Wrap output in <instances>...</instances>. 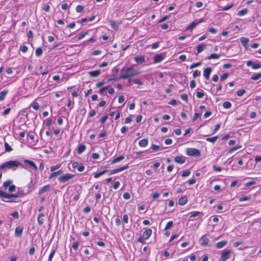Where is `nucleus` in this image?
Masks as SVG:
<instances>
[{"instance_id": "a19ab883", "label": "nucleus", "mask_w": 261, "mask_h": 261, "mask_svg": "<svg viewBox=\"0 0 261 261\" xmlns=\"http://www.w3.org/2000/svg\"><path fill=\"white\" fill-rule=\"evenodd\" d=\"M128 168V166L127 165H126V166H124V167H120V168L115 169L116 172V173H118L119 172L122 171L127 169Z\"/></svg>"}, {"instance_id": "69168bd1", "label": "nucleus", "mask_w": 261, "mask_h": 261, "mask_svg": "<svg viewBox=\"0 0 261 261\" xmlns=\"http://www.w3.org/2000/svg\"><path fill=\"white\" fill-rule=\"evenodd\" d=\"M15 189H16V187L15 185H11L9 187V191L10 192H12L13 191H14L15 190Z\"/></svg>"}, {"instance_id": "cd10ccee", "label": "nucleus", "mask_w": 261, "mask_h": 261, "mask_svg": "<svg viewBox=\"0 0 261 261\" xmlns=\"http://www.w3.org/2000/svg\"><path fill=\"white\" fill-rule=\"evenodd\" d=\"M62 172L63 171L61 170H60L57 172H53L49 175V179H51L53 177L61 174V173H62Z\"/></svg>"}, {"instance_id": "338daca9", "label": "nucleus", "mask_w": 261, "mask_h": 261, "mask_svg": "<svg viewBox=\"0 0 261 261\" xmlns=\"http://www.w3.org/2000/svg\"><path fill=\"white\" fill-rule=\"evenodd\" d=\"M120 186V182L119 181H115L113 185V188L115 189V190H116Z\"/></svg>"}, {"instance_id": "bf43d9fd", "label": "nucleus", "mask_w": 261, "mask_h": 261, "mask_svg": "<svg viewBox=\"0 0 261 261\" xmlns=\"http://www.w3.org/2000/svg\"><path fill=\"white\" fill-rule=\"evenodd\" d=\"M61 166V165H57L56 166H53L50 167V171H54L57 169H58Z\"/></svg>"}, {"instance_id": "37998d69", "label": "nucleus", "mask_w": 261, "mask_h": 261, "mask_svg": "<svg viewBox=\"0 0 261 261\" xmlns=\"http://www.w3.org/2000/svg\"><path fill=\"white\" fill-rule=\"evenodd\" d=\"M204 95V93L203 90H201L200 91H198L196 93V96L198 98H202Z\"/></svg>"}, {"instance_id": "4d7b16f0", "label": "nucleus", "mask_w": 261, "mask_h": 261, "mask_svg": "<svg viewBox=\"0 0 261 261\" xmlns=\"http://www.w3.org/2000/svg\"><path fill=\"white\" fill-rule=\"evenodd\" d=\"M200 65H201V62H197V63H193L192 65H191L190 68L193 69L194 68H195L196 67L200 66Z\"/></svg>"}, {"instance_id": "473e14b6", "label": "nucleus", "mask_w": 261, "mask_h": 261, "mask_svg": "<svg viewBox=\"0 0 261 261\" xmlns=\"http://www.w3.org/2000/svg\"><path fill=\"white\" fill-rule=\"evenodd\" d=\"M35 54L37 57H40L42 54V49L41 48H37L35 51Z\"/></svg>"}, {"instance_id": "13d9d810", "label": "nucleus", "mask_w": 261, "mask_h": 261, "mask_svg": "<svg viewBox=\"0 0 261 261\" xmlns=\"http://www.w3.org/2000/svg\"><path fill=\"white\" fill-rule=\"evenodd\" d=\"M190 174V171H189V170H185V171H184L182 173L181 176L182 177H186V176H188Z\"/></svg>"}, {"instance_id": "a18cd8bd", "label": "nucleus", "mask_w": 261, "mask_h": 261, "mask_svg": "<svg viewBox=\"0 0 261 261\" xmlns=\"http://www.w3.org/2000/svg\"><path fill=\"white\" fill-rule=\"evenodd\" d=\"M150 148L151 149H152L153 151H158L159 150H161L160 146L154 145V144H152L151 145Z\"/></svg>"}, {"instance_id": "c756f323", "label": "nucleus", "mask_w": 261, "mask_h": 261, "mask_svg": "<svg viewBox=\"0 0 261 261\" xmlns=\"http://www.w3.org/2000/svg\"><path fill=\"white\" fill-rule=\"evenodd\" d=\"M107 173V171H105V170L99 172L95 173L93 174L94 177L95 178H97L99 177L100 176L102 175L103 174Z\"/></svg>"}, {"instance_id": "f3484780", "label": "nucleus", "mask_w": 261, "mask_h": 261, "mask_svg": "<svg viewBox=\"0 0 261 261\" xmlns=\"http://www.w3.org/2000/svg\"><path fill=\"white\" fill-rule=\"evenodd\" d=\"M89 75L91 77H98L101 73L100 70H96L90 71L89 72Z\"/></svg>"}, {"instance_id": "6e6d98bb", "label": "nucleus", "mask_w": 261, "mask_h": 261, "mask_svg": "<svg viewBox=\"0 0 261 261\" xmlns=\"http://www.w3.org/2000/svg\"><path fill=\"white\" fill-rule=\"evenodd\" d=\"M79 243L77 241L75 242L72 245V247L73 250H76L78 249Z\"/></svg>"}, {"instance_id": "ea45409f", "label": "nucleus", "mask_w": 261, "mask_h": 261, "mask_svg": "<svg viewBox=\"0 0 261 261\" xmlns=\"http://www.w3.org/2000/svg\"><path fill=\"white\" fill-rule=\"evenodd\" d=\"M247 12H248L247 9H242V10L239 11L238 12V14L239 16H243V15H244L245 14H247Z\"/></svg>"}, {"instance_id": "dca6fc26", "label": "nucleus", "mask_w": 261, "mask_h": 261, "mask_svg": "<svg viewBox=\"0 0 261 261\" xmlns=\"http://www.w3.org/2000/svg\"><path fill=\"white\" fill-rule=\"evenodd\" d=\"M44 217V214L43 213H41L39 214L37 217V221L40 225H42L44 222V219L43 217Z\"/></svg>"}, {"instance_id": "f257e3e1", "label": "nucleus", "mask_w": 261, "mask_h": 261, "mask_svg": "<svg viewBox=\"0 0 261 261\" xmlns=\"http://www.w3.org/2000/svg\"><path fill=\"white\" fill-rule=\"evenodd\" d=\"M21 165V163L17 161H9L3 163L0 165V170L5 169H13L15 167H18Z\"/></svg>"}, {"instance_id": "f03ea898", "label": "nucleus", "mask_w": 261, "mask_h": 261, "mask_svg": "<svg viewBox=\"0 0 261 261\" xmlns=\"http://www.w3.org/2000/svg\"><path fill=\"white\" fill-rule=\"evenodd\" d=\"M186 154L189 156H199L200 155V152L198 149L188 148L187 149Z\"/></svg>"}, {"instance_id": "603ef678", "label": "nucleus", "mask_w": 261, "mask_h": 261, "mask_svg": "<svg viewBox=\"0 0 261 261\" xmlns=\"http://www.w3.org/2000/svg\"><path fill=\"white\" fill-rule=\"evenodd\" d=\"M180 97L183 100H184L186 102H187L188 101V97L186 94L183 93V94H181Z\"/></svg>"}, {"instance_id": "b1692460", "label": "nucleus", "mask_w": 261, "mask_h": 261, "mask_svg": "<svg viewBox=\"0 0 261 261\" xmlns=\"http://www.w3.org/2000/svg\"><path fill=\"white\" fill-rule=\"evenodd\" d=\"M240 41L242 44L245 47H246L249 42V39L246 37H241L240 38Z\"/></svg>"}, {"instance_id": "c85d7f7f", "label": "nucleus", "mask_w": 261, "mask_h": 261, "mask_svg": "<svg viewBox=\"0 0 261 261\" xmlns=\"http://www.w3.org/2000/svg\"><path fill=\"white\" fill-rule=\"evenodd\" d=\"M260 77H261V72H259V73L254 74V75H253L251 76V79L253 81H256V80L259 79Z\"/></svg>"}, {"instance_id": "4be33fe9", "label": "nucleus", "mask_w": 261, "mask_h": 261, "mask_svg": "<svg viewBox=\"0 0 261 261\" xmlns=\"http://www.w3.org/2000/svg\"><path fill=\"white\" fill-rule=\"evenodd\" d=\"M147 144L148 140L147 139H142L139 142V145L142 147H146L147 145Z\"/></svg>"}, {"instance_id": "bb28decb", "label": "nucleus", "mask_w": 261, "mask_h": 261, "mask_svg": "<svg viewBox=\"0 0 261 261\" xmlns=\"http://www.w3.org/2000/svg\"><path fill=\"white\" fill-rule=\"evenodd\" d=\"M124 159V156L123 155H120L117 158L114 159L112 161V164H115L120 162Z\"/></svg>"}, {"instance_id": "8fccbe9b", "label": "nucleus", "mask_w": 261, "mask_h": 261, "mask_svg": "<svg viewBox=\"0 0 261 261\" xmlns=\"http://www.w3.org/2000/svg\"><path fill=\"white\" fill-rule=\"evenodd\" d=\"M133 82L134 84H137V85H143V83L139 79H134L133 80Z\"/></svg>"}, {"instance_id": "58836bf2", "label": "nucleus", "mask_w": 261, "mask_h": 261, "mask_svg": "<svg viewBox=\"0 0 261 261\" xmlns=\"http://www.w3.org/2000/svg\"><path fill=\"white\" fill-rule=\"evenodd\" d=\"M223 107L225 109H229L231 107V103L230 102H229V101H225L223 103Z\"/></svg>"}, {"instance_id": "e433bc0d", "label": "nucleus", "mask_w": 261, "mask_h": 261, "mask_svg": "<svg viewBox=\"0 0 261 261\" xmlns=\"http://www.w3.org/2000/svg\"><path fill=\"white\" fill-rule=\"evenodd\" d=\"M88 32L81 33L77 37V39L79 40H82L86 35L88 34Z\"/></svg>"}, {"instance_id": "4c0bfd02", "label": "nucleus", "mask_w": 261, "mask_h": 261, "mask_svg": "<svg viewBox=\"0 0 261 261\" xmlns=\"http://www.w3.org/2000/svg\"><path fill=\"white\" fill-rule=\"evenodd\" d=\"M31 106L35 110H37L39 108V103L38 102H36V101H34L31 104Z\"/></svg>"}, {"instance_id": "1a4fd4ad", "label": "nucleus", "mask_w": 261, "mask_h": 261, "mask_svg": "<svg viewBox=\"0 0 261 261\" xmlns=\"http://www.w3.org/2000/svg\"><path fill=\"white\" fill-rule=\"evenodd\" d=\"M246 65L247 66H251L252 68L253 69H259L261 67V65L259 63H253L251 61H247L246 62Z\"/></svg>"}, {"instance_id": "5701e85b", "label": "nucleus", "mask_w": 261, "mask_h": 261, "mask_svg": "<svg viewBox=\"0 0 261 261\" xmlns=\"http://www.w3.org/2000/svg\"><path fill=\"white\" fill-rule=\"evenodd\" d=\"M86 147L85 145L80 144L77 148V153L80 154L82 153L86 149Z\"/></svg>"}, {"instance_id": "20e7f679", "label": "nucleus", "mask_w": 261, "mask_h": 261, "mask_svg": "<svg viewBox=\"0 0 261 261\" xmlns=\"http://www.w3.org/2000/svg\"><path fill=\"white\" fill-rule=\"evenodd\" d=\"M133 69V68L132 67L127 68L125 70V73L121 75L120 76V79H128V78L132 77V73Z\"/></svg>"}, {"instance_id": "680f3d73", "label": "nucleus", "mask_w": 261, "mask_h": 261, "mask_svg": "<svg viewBox=\"0 0 261 261\" xmlns=\"http://www.w3.org/2000/svg\"><path fill=\"white\" fill-rule=\"evenodd\" d=\"M228 76V74L227 73H225L223 74L220 77L221 81H224L226 80Z\"/></svg>"}, {"instance_id": "0eeeda50", "label": "nucleus", "mask_w": 261, "mask_h": 261, "mask_svg": "<svg viewBox=\"0 0 261 261\" xmlns=\"http://www.w3.org/2000/svg\"><path fill=\"white\" fill-rule=\"evenodd\" d=\"M230 251L229 250H224L222 251L221 260V261H226L227 259L230 258Z\"/></svg>"}, {"instance_id": "f704fd0d", "label": "nucleus", "mask_w": 261, "mask_h": 261, "mask_svg": "<svg viewBox=\"0 0 261 261\" xmlns=\"http://www.w3.org/2000/svg\"><path fill=\"white\" fill-rule=\"evenodd\" d=\"M218 138V136H214L211 138H207L206 139V140L212 143H214L217 140Z\"/></svg>"}, {"instance_id": "09e8293b", "label": "nucleus", "mask_w": 261, "mask_h": 261, "mask_svg": "<svg viewBox=\"0 0 261 261\" xmlns=\"http://www.w3.org/2000/svg\"><path fill=\"white\" fill-rule=\"evenodd\" d=\"M173 224V223L172 221H169L167 223V224L165 226V229L167 230V229H169V228H170L172 226Z\"/></svg>"}, {"instance_id": "2eb2a0df", "label": "nucleus", "mask_w": 261, "mask_h": 261, "mask_svg": "<svg viewBox=\"0 0 261 261\" xmlns=\"http://www.w3.org/2000/svg\"><path fill=\"white\" fill-rule=\"evenodd\" d=\"M212 72V68L210 67L206 68L203 71V76L206 80L209 79L210 75Z\"/></svg>"}, {"instance_id": "7c9ffc66", "label": "nucleus", "mask_w": 261, "mask_h": 261, "mask_svg": "<svg viewBox=\"0 0 261 261\" xmlns=\"http://www.w3.org/2000/svg\"><path fill=\"white\" fill-rule=\"evenodd\" d=\"M7 93L8 91H3L0 92V101H3L5 99V98Z\"/></svg>"}, {"instance_id": "6ab92c4d", "label": "nucleus", "mask_w": 261, "mask_h": 261, "mask_svg": "<svg viewBox=\"0 0 261 261\" xmlns=\"http://www.w3.org/2000/svg\"><path fill=\"white\" fill-rule=\"evenodd\" d=\"M227 244V241L226 240H223V241H220L219 242H218L216 244V248H219V249L222 248L223 247H224L225 246H226Z\"/></svg>"}, {"instance_id": "de8ad7c7", "label": "nucleus", "mask_w": 261, "mask_h": 261, "mask_svg": "<svg viewBox=\"0 0 261 261\" xmlns=\"http://www.w3.org/2000/svg\"><path fill=\"white\" fill-rule=\"evenodd\" d=\"M201 214L200 212H197V211H195V212H193L191 213L190 216V218H194L195 217H196V216H199L200 214Z\"/></svg>"}, {"instance_id": "393cba45", "label": "nucleus", "mask_w": 261, "mask_h": 261, "mask_svg": "<svg viewBox=\"0 0 261 261\" xmlns=\"http://www.w3.org/2000/svg\"><path fill=\"white\" fill-rule=\"evenodd\" d=\"M187 200L186 196L182 197L179 199L178 204L181 205H185L187 202Z\"/></svg>"}, {"instance_id": "9d476101", "label": "nucleus", "mask_w": 261, "mask_h": 261, "mask_svg": "<svg viewBox=\"0 0 261 261\" xmlns=\"http://www.w3.org/2000/svg\"><path fill=\"white\" fill-rule=\"evenodd\" d=\"M50 185H45L41 188H40L38 194L39 195H41L43 193L46 192L50 190Z\"/></svg>"}, {"instance_id": "79ce46f5", "label": "nucleus", "mask_w": 261, "mask_h": 261, "mask_svg": "<svg viewBox=\"0 0 261 261\" xmlns=\"http://www.w3.org/2000/svg\"><path fill=\"white\" fill-rule=\"evenodd\" d=\"M55 252H56V249L53 248L51 252L49 255L48 261H51Z\"/></svg>"}, {"instance_id": "e2e57ef3", "label": "nucleus", "mask_w": 261, "mask_h": 261, "mask_svg": "<svg viewBox=\"0 0 261 261\" xmlns=\"http://www.w3.org/2000/svg\"><path fill=\"white\" fill-rule=\"evenodd\" d=\"M123 197L124 199H129L130 197V194L128 192H125L123 194Z\"/></svg>"}, {"instance_id": "49530a36", "label": "nucleus", "mask_w": 261, "mask_h": 261, "mask_svg": "<svg viewBox=\"0 0 261 261\" xmlns=\"http://www.w3.org/2000/svg\"><path fill=\"white\" fill-rule=\"evenodd\" d=\"M84 7L82 5H77L75 8L76 11L77 13H81L83 11Z\"/></svg>"}, {"instance_id": "72a5a7b5", "label": "nucleus", "mask_w": 261, "mask_h": 261, "mask_svg": "<svg viewBox=\"0 0 261 261\" xmlns=\"http://www.w3.org/2000/svg\"><path fill=\"white\" fill-rule=\"evenodd\" d=\"M5 151L6 152H10L12 150V148L9 145V144L7 142L5 143Z\"/></svg>"}, {"instance_id": "774afa93", "label": "nucleus", "mask_w": 261, "mask_h": 261, "mask_svg": "<svg viewBox=\"0 0 261 261\" xmlns=\"http://www.w3.org/2000/svg\"><path fill=\"white\" fill-rule=\"evenodd\" d=\"M11 215L15 219H18L19 218V214L17 211L14 212L13 213H12Z\"/></svg>"}, {"instance_id": "a878e982", "label": "nucleus", "mask_w": 261, "mask_h": 261, "mask_svg": "<svg viewBox=\"0 0 261 261\" xmlns=\"http://www.w3.org/2000/svg\"><path fill=\"white\" fill-rule=\"evenodd\" d=\"M0 197L5 198L7 199H10L11 195L10 194L5 193L3 191L0 190Z\"/></svg>"}, {"instance_id": "2f4dec72", "label": "nucleus", "mask_w": 261, "mask_h": 261, "mask_svg": "<svg viewBox=\"0 0 261 261\" xmlns=\"http://www.w3.org/2000/svg\"><path fill=\"white\" fill-rule=\"evenodd\" d=\"M220 58V55L217 54H212L210 56L207 57V59H219Z\"/></svg>"}, {"instance_id": "aec40b11", "label": "nucleus", "mask_w": 261, "mask_h": 261, "mask_svg": "<svg viewBox=\"0 0 261 261\" xmlns=\"http://www.w3.org/2000/svg\"><path fill=\"white\" fill-rule=\"evenodd\" d=\"M200 241H201V244L203 246L206 245L209 242V240L205 235H203L201 237Z\"/></svg>"}, {"instance_id": "4468645a", "label": "nucleus", "mask_w": 261, "mask_h": 261, "mask_svg": "<svg viewBox=\"0 0 261 261\" xmlns=\"http://www.w3.org/2000/svg\"><path fill=\"white\" fill-rule=\"evenodd\" d=\"M205 47L206 44L204 43H201L198 45L196 47L197 53L196 54L197 55L202 52L205 49Z\"/></svg>"}, {"instance_id": "3c124183", "label": "nucleus", "mask_w": 261, "mask_h": 261, "mask_svg": "<svg viewBox=\"0 0 261 261\" xmlns=\"http://www.w3.org/2000/svg\"><path fill=\"white\" fill-rule=\"evenodd\" d=\"M246 92V91L244 89H242V90H239L237 94V96H239V97H241Z\"/></svg>"}, {"instance_id": "052dcab7", "label": "nucleus", "mask_w": 261, "mask_h": 261, "mask_svg": "<svg viewBox=\"0 0 261 261\" xmlns=\"http://www.w3.org/2000/svg\"><path fill=\"white\" fill-rule=\"evenodd\" d=\"M200 71H198V70H196L195 71H194L193 73V76L194 77H196L198 76H199L200 75Z\"/></svg>"}, {"instance_id": "a211bd4d", "label": "nucleus", "mask_w": 261, "mask_h": 261, "mask_svg": "<svg viewBox=\"0 0 261 261\" xmlns=\"http://www.w3.org/2000/svg\"><path fill=\"white\" fill-rule=\"evenodd\" d=\"M134 60L137 64H141L145 62V57L144 56L136 57L134 58Z\"/></svg>"}, {"instance_id": "864d4df0", "label": "nucleus", "mask_w": 261, "mask_h": 261, "mask_svg": "<svg viewBox=\"0 0 261 261\" xmlns=\"http://www.w3.org/2000/svg\"><path fill=\"white\" fill-rule=\"evenodd\" d=\"M28 49V48L25 45H22L20 47V50L23 53H26Z\"/></svg>"}, {"instance_id": "c03bdc74", "label": "nucleus", "mask_w": 261, "mask_h": 261, "mask_svg": "<svg viewBox=\"0 0 261 261\" xmlns=\"http://www.w3.org/2000/svg\"><path fill=\"white\" fill-rule=\"evenodd\" d=\"M240 148H241V146H235V147H232L229 150H228V151H227V153L228 154L231 153L233 152V151L237 150V149H239Z\"/></svg>"}, {"instance_id": "5fc2aeb1", "label": "nucleus", "mask_w": 261, "mask_h": 261, "mask_svg": "<svg viewBox=\"0 0 261 261\" xmlns=\"http://www.w3.org/2000/svg\"><path fill=\"white\" fill-rule=\"evenodd\" d=\"M123 221L125 223H128V216L127 214H124L123 216Z\"/></svg>"}, {"instance_id": "423d86ee", "label": "nucleus", "mask_w": 261, "mask_h": 261, "mask_svg": "<svg viewBox=\"0 0 261 261\" xmlns=\"http://www.w3.org/2000/svg\"><path fill=\"white\" fill-rule=\"evenodd\" d=\"M165 59V56L163 54L160 53L154 55L153 57L154 63L161 62Z\"/></svg>"}, {"instance_id": "f8f14e48", "label": "nucleus", "mask_w": 261, "mask_h": 261, "mask_svg": "<svg viewBox=\"0 0 261 261\" xmlns=\"http://www.w3.org/2000/svg\"><path fill=\"white\" fill-rule=\"evenodd\" d=\"M174 161L179 164H184L186 162V157L184 156H175Z\"/></svg>"}, {"instance_id": "6e6552de", "label": "nucleus", "mask_w": 261, "mask_h": 261, "mask_svg": "<svg viewBox=\"0 0 261 261\" xmlns=\"http://www.w3.org/2000/svg\"><path fill=\"white\" fill-rule=\"evenodd\" d=\"M24 163L26 164V165H28L30 168L34 169L35 171L37 170L38 168L34 162L29 160H25L24 161Z\"/></svg>"}, {"instance_id": "7ed1b4c3", "label": "nucleus", "mask_w": 261, "mask_h": 261, "mask_svg": "<svg viewBox=\"0 0 261 261\" xmlns=\"http://www.w3.org/2000/svg\"><path fill=\"white\" fill-rule=\"evenodd\" d=\"M74 177V175L71 173H66L61 176L58 180L61 183H64Z\"/></svg>"}, {"instance_id": "39448f33", "label": "nucleus", "mask_w": 261, "mask_h": 261, "mask_svg": "<svg viewBox=\"0 0 261 261\" xmlns=\"http://www.w3.org/2000/svg\"><path fill=\"white\" fill-rule=\"evenodd\" d=\"M204 21V20L203 18H201L199 19L195 20L192 22H191L190 24H189L186 28L187 30H191L193 29L196 25L199 24V23H201L202 22Z\"/></svg>"}, {"instance_id": "412c9836", "label": "nucleus", "mask_w": 261, "mask_h": 261, "mask_svg": "<svg viewBox=\"0 0 261 261\" xmlns=\"http://www.w3.org/2000/svg\"><path fill=\"white\" fill-rule=\"evenodd\" d=\"M110 25L112 28H113L114 30L117 31L119 29V26L120 22L116 23L115 21H110Z\"/></svg>"}, {"instance_id": "9b49d317", "label": "nucleus", "mask_w": 261, "mask_h": 261, "mask_svg": "<svg viewBox=\"0 0 261 261\" xmlns=\"http://www.w3.org/2000/svg\"><path fill=\"white\" fill-rule=\"evenodd\" d=\"M23 227L20 226H17L15 230V235L16 237H20L22 235Z\"/></svg>"}, {"instance_id": "ddd939ff", "label": "nucleus", "mask_w": 261, "mask_h": 261, "mask_svg": "<svg viewBox=\"0 0 261 261\" xmlns=\"http://www.w3.org/2000/svg\"><path fill=\"white\" fill-rule=\"evenodd\" d=\"M152 233V230L151 229H147L145 230L142 234V236L143 237V238L145 239H148L150 236H151Z\"/></svg>"}, {"instance_id": "0e129e2a", "label": "nucleus", "mask_w": 261, "mask_h": 261, "mask_svg": "<svg viewBox=\"0 0 261 261\" xmlns=\"http://www.w3.org/2000/svg\"><path fill=\"white\" fill-rule=\"evenodd\" d=\"M105 171H107L109 175L116 173L115 169L111 170H106Z\"/></svg>"}, {"instance_id": "c9c22d12", "label": "nucleus", "mask_w": 261, "mask_h": 261, "mask_svg": "<svg viewBox=\"0 0 261 261\" xmlns=\"http://www.w3.org/2000/svg\"><path fill=\"white\" fill-rule=\"evenodd\" d=\"M12 181L11 180H8L5 181L3 184V187L5 188H9V187L11 185Z\"/></svg>"}]
</instances>
